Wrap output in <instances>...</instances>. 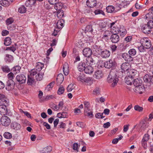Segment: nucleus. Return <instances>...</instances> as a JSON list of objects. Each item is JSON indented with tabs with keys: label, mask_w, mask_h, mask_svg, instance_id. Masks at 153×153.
Masks as SVG:
<instances>
[{
	"label": "nucleus",
	"mask_w": 153,
	"mask_h": 153,
	"mask_svg": "<svg viewBox=\"0 0 153 153\" xmlns=\"http://www.w3.org/2000/svg\"><path fill=\"white\" fill-rule=\"evenodd\" d=\"M117 71L115 70H111L107 78V81L109 83H112L111 86L114 87L118 82L119 79L117 77Z\"/></svg>",
	"instance_id": "obj_1"
},
{
	"label": "nucleus",
	"mask_w": 153,
	"mask_h": 153,
	"mask_svg": "<svg viewBox=\"0 0 153 153\" xmlns=\"http://www.w3.org/2000/svg\"><path fill=\"white\" fill-rule=\"evenodd\" d=\"M117 66V64L114 59L111 58L104 63V66L108 69H111V70H114Z\"/></svg>",
	"instance_id": "obj_2"
},
{
	"label": "nucleus",
	"mask_w": 153,
	"mask_h": 153,
	"mask_svg": "<svg viewBox=\"0 0 153 153\" xmlns=\"http://www.w3.org/2000/svg\"><path fill=\"white\" fill-rule=\"evenodd\" d=\"M140 42L142 45L145 47L146 49H149L151 47V41L148 38L144 37L141 38Z\"/></svg>",
	"instance_id": "obj_3"
},
{
	"label": "nucleus",
	"mask_w": 153,
	"mask_h": 153,
	"mask_svg": "<svg viewBox=\"0 0 153 153\" xmlns=\"http://www.w3.org/2000/svg\"><path fill=\"white\" fill-rule=\"evenodd\" d=\"M0 121L2 125L6 126H9L11 123L10 118L6 116H2L1 117Z\"/></svg>",
	"instance_id": "obj_4"
},
{
	"label": "nucleus",
	"mask_w": 153,
	"mask_h": 153,
	"mask_svg": "<svg viewBox=\"0 0 153 153\" xmlns=\"http://www.w3.org/2000/svg\"><path fill=\"white\" fill-rule=\"evenodd\" d=\"M121 56L126 62L129 63L133 61V57L127 53L125 52L122 53Z\"/></svg>",
	"instance_id": "obj_5"
},
{
	"label": "nucleus",
	"mask_w": 153,
	"mask_h": 153,
	"mask_svg": "<svg viewBox=\"0 0 153 153\" xmlns=\"http://www.w3.org/2000/svg\"><path fill=\"white\" fill-rule=\"evenodd\" d=\"M16 78L17 81L20 84L25 83L26 79V76L23 74H19L17 75Z\"/></svg>",
	"instance_id": "obj_6"
},
{
	"label": "nucleus",
	"mask_w": 153,
	"mask_h": 153,
	"mask_svg": "<svg viewBox=\"0 0 153 153\" xmlns=\"http://www.w3.org/2000/svg\"><path fill=\"white\" fill-rule=\"evenodd\" d=\"M15 85V82L13 80L8 79L6 82V88L8 91L12 90L14 88Z\"/></svg>",
	"instance_id": "obj_7"
},
{
	"label": "nucleus",
	"mask_w": 153,
	"mask_h": 153,
	"mask_svg": "<svg viewBox=\"0 0 153 153\" xmlns=\"http://www.w3.org/2000/svg\"><path fill=\"white\" fill-rule=\"evenodd\" d=\"M153 75L150 74H146L143 77L144 81L146 83H147L148 86H150L151 82L153 80Z\"/></svg>",
	"instance_id": "obj_8"
},
{
	"label": "nucleus",
	"mask_w": 153,
	"mask_h": 153,
	"mask_svg": "<svg viewBox=\"0 0 153 153\" xmlns=\"http://www.w3.org/2000/svg\"><path fill=\"white\" fill-rule=\"evenodd\" d=\"M140 27L141 30L143 33L146 34H149L151 33L150 28L147 24H142Z\"/></svg>",
	"instance_id": "obj_9"
},
{
	"label": "nucleus",
	"mask_w": 153,
	"mask_h": 153,
	"mask_svg": "<svg viewBox=\"0 0 153 153\" xmlns=\"http://www.w3.org/2000/svg\"><path fill=\"white\" fill-rule=\"evenodd\" d=\"M130 67L129 63L125 62L123 63L121 66V72L123 73H124L126 72L127 73L128 71H129V68Z\"/></svg>",
	"instance_id": "obj_10"
},
{
	"label": "nucleus",
	"mask_w": 153,
	"mask_h": 153,
	"mask_svg": "<svg viewBox=\"0 0 153 153\" xmlns=\"http://www.w3.org/2000/svg\"><path fill=\"white\" fill-rule=\"evenodd\" d=\"M8 105L3 104L0 105V114L2 115L7 114V106Z\"/></svg>",
	"instance_id": "obj_11"
},
{
	"label": "nucleus",
	"mask_w": 153,
	"mask_h": 153,
	"mask_svg": "<svg viewBox=\"0 0 153 153\" xmlns=\"http://www.w3.org/2000/svg\"><path fill=\"white\" fill-rule=\"evenodd\" d=\"M110 39L113 43H117L120 40L119 36L116 33H113L110 37Z\"/></svg>",
	"instance_id": "obj_12"
},
{
	"label": "nucleus",
	"mask_w": 153,
	"mask_h": 153,
	"mask_svg": "<svg viewBox=\"0 0 153 153\" xmlns=\"http://www.w3.org/2000/svg\"><path fill=\"white\" fill-rule=\"evenodd\" d=\"M82 53L84 56L88 57L92 55V51L91 49L89 48H85L83 50Z\"/></svg>",
	"instance_id": "obj_13"
},
{
	"label": "nucleus",
	"mask_w": 153,
	"mask_h": 153,
	"mask_svg": "<svg viewBox=\"0 0 153 153\" xmlns=\"http://www.w3.org/2000/svg\"><path fill=\"white\" fill-rule=\"evenodd\" d=\"M111 54L110 51L106 49L103 50L100 52V55L104 59H106L109 57Z\"/></svg>",
	"instance_id": "obj_14"
},
{
	"label": "nucleus",
	"mask_w": 153,
	"mask_h": 153,
	"mask_svg": "<svg viewBox=\"0 0 153 153\" xmlns=\"http://www.w3.org/2000/svg\"><path fill=\"white\" fill-rule=\"evenodd\" d=\"M0 102L2 104L9 105L8 99L4 94H0Z\"/></svg>",
	"instance_id": "obj_15"
},
{
	"label": "nucleus",
	"mask_w": 153,
	"mask_h": 153,
	"mask_svg": "<svg viewBox=\"0 0 153 153\" xmlns=\"http://www.w3.org/2000/svg\"><path fill=\"white\" fill-rule=\"evenodd\" d=\"M85 61L84 60L83 62L81 61L79 63L78 65L77 68L78 70L81 72L84 71L85 69V67L88 64L86 63H85Z\"/></svg>",
	"instance_id": "obj_16"
},
{
	"label": "nucleus",
	"mask_w": 153,
	"mask_h": 153,
	"mask_svg": "<svg viewBox=\"0 0 153 153\" xmlns=\"http://www.w3.org/2000/svg\"><path fill=\"white\" fill-rule=\"evenodd\" d=\"M86 4L88 7L92 8L97 5V1L96 0H88L86 1Z\"/></svg>",
	"instance_id": "obj_17"
},
{
	"label": "nucleus",
	"mask_w": 153,
	"mask_h": 153,
	"mask_svg": "<svg viewBox=\"0 0 153 153\" xmlns=\"http://www.w3.org/2000/svg\"><path fill=\"white\" fill-rule=\"evenodd\" d=\"M93 51L94 55L96 56H97L100 55V51H99L97 46L96 45H93Z\"/></svg>",
	"instance_id": "obj_18"
},
{
	"label": "nucleus",
	"mask_w": 153,
	"mask_h": 153,
	"mask_svg": "<svg viewBox=\"0 0 153 153\" xmlns=\"http://www.w3.org/2000/svg\"><path fill=\"white\" fill-rule=\"evenodd\" d=\"M14 59V58L13 56L9 54H6L4 58V60L6 62L8 63L12 62Z\"/></svg>",
	"instance_id": "obj_19"
},
{
	"label": "nucleus",
	"mask_w": 153,
	"mask_h": 153,
	"mask_svg": "<svg viewBox=\"0 0 153 153\" xmlns=\"http://www.w3.org/2000/svg\"><path fill=\"white\" fill-rule=\"evenodd\" d=\"M142 83V80L140 78L133 79V84L135 87L141 85Z\"/></svg>",
	"instance_id": "obj_20"
},
{
	"label": "nucleus",
	"mask_w": 153,
	"mask_h": 153,
	"mask_svg": "<svg viewBox=\"0 0 153 153\" xmlns=\"http://www.w3.org/2000/svg\"><path fill=\"white\" fill-rule=\"evenodd\" d=\"M11 128L15 130H18L21 128L20 124L16 122H13L11 124Z\"/></svg>",
	"instance_id": "obj_21"
},
{
	"label": "nucleus",
	"mask_w": 153,
	"mask_h": 153,
	"mask_svg": "<svg viewBox=\"0 0 153 153\" xmlns=\"http://www.w3.org/2000/svg\"><path fill=\"white\" fill-rule=\"evenodd\" d=\"M134 78L132 77V76H130L129 75L126 76L125 78V83L128 85H131L132 84Z\"/></svg>",
	"instance_id": "obj_22"
},
{
	"label": "nucleus",
	"mask_w": 153,
	"mask_h": 153,
	"mask_svg": "<svg viewBox=\"0 0 153 153\" xmlns=\"http://www.w3.org/2000/svg\"><path fill=\"white\" fill-rule=\"evenodd\" d=\"M63 70L64 74L65 76L67 75L69 72V68L68 64L67 63H65L63 65Z\"/></svg>",
	"instance_id": "obj_23"
},
{
	"label": "nucleus",
	"mask_w": 153,
	"mask_h": 153,
	"mask_svg": "<svg viewBox=\"0 0 153 153\" xmlns=\"http://www.w3.org/2000/svg\"><path fill=\"white\" fill-rule=\"evenodd\" d=\"M141 85L137 86L134 89V91L136 93H139L141 94L143 93V91L144 90V88Z\"/></svg>",
	"instance_id": "obj_24"
},
{
	"label": "nucleus",
	"mask_w": 153,
	"mask_h": 153,
	"mask_svg": "<svg viewBox=\"0 0 153 153\" xmlns=\"http://www.w3.org/2000/svg\"><path fill=\"white\" fill-rule=\"evenodd\" d=\"M84 71L86 74H90L93 73V69L91 65H87Z\"/></svg>",
	"instance_id": "obj_25"
},
{
	"label": "nucleus",
	"mask_w": 153,
	"mask_h": 153,
	"mask_svg": "<svg viewBox=\"0 0 153 153\" xmlns=\"http://www.w3.org/2000/svg\"><path fill=\"white\" fill-rule=\"evenodd\" d=\"M65 20L64 19H61L59 20L56 25L57 29H61L63 27Z\"/></svg>",
	"instance_id": "obj_26"
},
{
	"label": "nucleus",
	"mask_w": 153,
	"mask_h": 153,
	"mask_svg": "<svg viewBox=\"0 0 153 153\" xmlns=\"http://www.w3.org/2000/svg\"><path fill=\"white\" fill-rule=\"evenodd\" d=\"M36 0H27L25 5L26 7H32L36 3Z\"/></svg>",
	"instance_id": "obj_27"
},
{
	"label": "nucleus",
	"mask_w": 153,
	"mask_h": 153,
	"mask_svg": "<svg viewBox=\"0 0 153 153\" xmlns=\"http://www.w3.org/2000/svg\"><path fill=\"white\" fill-rule=\"evenodd\" d=\"M21 69V68L19 65H17L14 66L11 69V71L13 72L14 73L16 74L20 72Z\"/></svg>",
	"instance_id": "obj_28"
},
{
	"label": "nucleus",
	"mask_w": 153,
	"mask_h": 153,
	"mask_svg": "<svg viewBox=\"0 0 153 153\" xmlns=\"http://www.w3.org/2000/svg\"><path fill=\"white\" fill-rule=\"evenodd\" d=\"M68 116L67 112L63 111L62 113H59L57 114V117L60 118H66Z\"/></svg>",
	"instance_id": "obj_29"
},
{
	"label": "nucleus",
	"mask_w": 153,
	"mask_h": 153,
	"mask_svg": "<svg viewBox=\"0 0 153 153\" xmlns=\"http://www.w3.org/2000/svg\"><path fill=\"white\" fill-rule=\"evenodd\" d=\"M1 69L5 73H8L11 71L9 66L7 65H3L1 67Z\"/></svg>",
	"instance_id": "obj_30"
},
{
	"label": "nucleus",
	"mask_w": 153,
	"mask_h": 153,
	"mask_svg": "<svg viewBox=\"0 0 153 153\" xmlns=\"http://www.w3.org/2000/svg\"><path fill=\"white\" fill-rule=\"evenodd\" d=\"M63 4L61 2H57L54 5V8L57 10H61L63 7Z\"/></svg>",
	"instance_id": "obj_31"
},
{
	"label": "nucleus",
	"mask_w": 153,
	"mask_h": 153,
	"mask_svg": "<svg viewBox=\"0 0 153 153\" xmlns=\"http://www.w3.org/2000/svg\"><path fill=\"white\" fill-rule=\"evenodd\" d=\"M44 67V64L41 62H38L36 63V69L38 71H41L42 68Z\"/></svg>",
	"instance_id": "obj_32"
},
{
	"label": "nucleus",
	"mask_w": 153,
	"mask_h": 153,
	"mask_svg": "<svg viewBox=\"0 0 153 153\" xmlns=\"http://www.w3.org/2000/svg\"><path fill=\"white\" fill-rule=\"evenodd\" d=\"M87 62H89V65H93L95 63V61L93 58L90 57V56L87 57L85 60V62L86 64Z\"/></svg>",
	"instance_id": "obj_33"
},
{
	"label": "nucleus",
	"mask_w": 153,
	"mask_h": 153,
	"mask_svg": "<svg viewBox=\"0 0 153 153\" xmlns=\"http://www.w3.org/2000/svg\"><path fill=\"white\" fill-rule=\"evenodd\" d=\"M12 43V40L11 38L10 37H7L4 40V45L6 46L10 45Z\"/></svg>",
	"instance_id": "obj_34"
},
{
	"label": "nucleus",
	"mask_w": 153,
	"mask_h": 153,
	"mask_svg": "<svg viewBox=\"0 0 153 153\" xmlns=\"http://www.w3.org/2000/svg\"><path fill=\"white\" fill-rule=\"evenodd\" d=\"M64 79V76L62 74H58L56 78L57 81L61 83L63 82Z\"/></svg>",
	"instance_id": "obj_35"
},
{
	"label": "nucleus",
	"mask_w": 153,
	"mask_h": 153,
	"mask_svg": "<svg viewBox=\"0 0 153 153\" xmlns=\"http://www.w3.org/2000/svg\"><path fill=\"white\" fill-rule=\"evenodd\" d=\"M0 4L4 7H7L10 5L7 0H0Z\"/></svg>",
	"instance_id": "obj_36"
},
{
	"label": "nucleus",
	"mask_w": 153,
	"mask_h": 153,
	"mask_svg": "<svg viewBox=\"0 0 153 153\" xmlns=\"http://www.w3.org/2000/svg\"><path fill=\"white\" fill-rule=\"evenodd\" d=\"M106 9V11L108 13H112L114 11L115 8L113 6L110 5L107 6Z\"/></svg>",
	"instance_id": "obj_37"
},
{
	"label": "nucleus",
	"mask_w": 153,
	"mask_h": 153,
	"mask_svg": "<svg viewBox=\"0 0 153 153\" xmlns=\"http://www.w3.org/2000/svg\"><path fill=\"white\" fill-rule=\"evenodd\" d=\"M128 54L133 57V56H135L137 53L136 50L134 48H132L130 49L128 51Z\"/></svg>",
	"instance_id": "obj_38"
},
{
	"label": "nucleus",
	"mask_w": 153,
	"mask_h": 153,
	"mask_svg": "<svg viewBox=\"0 0 153 153\" xmlns=\"http://www.w3.org/2000/svg\"><path fill=\"white\" fill-rule=\"evenodd\" d=\"M64 91L65 88L63 86L61 85L57 91V94L59 95H62L64 93Z\"/></svg>",
	"instance_id": "obj_39"
},
{
	"label": "nucleus",
	"mask_w": 153,
	"mask_h": 153,
	"mask_svg": "<svg viewBox=\"0 0 153 153\" xmlns=\"http://www.w3.org/2000/svg\"><path fill=\"white\" fill-rule=\"evenodd\" d=\"M87 110H84V115L85 116H87L90 118H92L94 117L93 114V112L91 111V110L89 112H87Z\"/></svg>",
	"instance_id": "obj_40"
},
{
	"label": "nucleus",
	"mask_w": 153,
	"mask_h": 153,
	"mask_svg": "<svg viewBox=\"0 0 153 153\" xmlns=\"http://www.w3.org/2000/svg\"><path fill=\"white\" fill-rule=\"evenodd\" d=\"M64 13L63 10H59L57 12V16L58 18L60 19L63 17Z\"/></svg>",
	"instance_id": "obj_41"
},
{
	"label": "nucleus",
	"mask_w": 153,
	"mask_h": 153,
	"mask_svg": "<svg viewBox=\"0 0 153 153\" xmlns=\"http://www.w3.org/2000/svg\"><path fill=\"white\" fill-rule=\"evenodd\" d=\"M95 78L97 79L101 78L102 77V71L100 70L97 71L95 72Z\"/></svg>",
	"instance_id": "obj_42"
},
{
	"label": "nucleus",
	"mask_w": 153,
	"mask_h": 153,
	"mask_svg": "<svg viewBox=\"0 0 153 153\" xmlns=\"http://www.w3.org/2000/svg\"><path fill=\"white\" fill-rule=\"evenodd\" d=\"M18 11L21 13H24L26 11V8L24 5H22L19 8Z\"/></svg>",
	"instance_id": "obj_43"
},
{
	"label": "nucleus",
	"mask_w": 153,
	"mask_h": 153,
	"mask_svg": "<svg viewBox=\"0 0 153 153\" xmlns=\"http://www.w3.org/2000/svg\"><path fill=\"white\" fill-rule=\"evenodd\" d=\"M16 47H15L14 45H12L10 47H7L6 49V50L9 51H12L13 52H14L16 50Z\"/></svg>",
	"instance_id": "obj_44"
},
{
	"label": "nucleus",
	"mask_w": 153,
	"mask_h": 153,
	"mask_svg": "<svg viewBox=\"0 0 153 153\" xmlns=\"http://www.w3.org/2000/svg\"><path fill=\"white\" fill-rule=\"evenodd\" d=\"M103 113H98L95 114V117L98 119H102L105 117V116H103Z\"/></svg>",
	"instance_id": "obj_45"
},
{
	"label": "nucleus",
	"mask_w": 153,
	"mask_h": 153,
	"mask_svg": "<svg viewBox=\"0 0 153 153\" xmlns=\"http://www.w3.org/2000/svg\"><path fill=\"white\" fill-rule=\"evenodd\" d=\"M52 149V147L51 146H49L44 148L43 150L46 153H50Z\"/></svg>",
	"instance_id": "obj_46"
},
{
	"label": "nucleus",
	"mask_w": 153,
	"mask_h": 153,
	"mask_svg": "<svg viewBox=\"0 0 153 153\" xmlns=\"http://www.w3.org/2000/svg\"><path fill=\"white\" fill-rule=\"evenodd\" d=\"M94 13L95 15L100 14H102L103 15H105V13L102 10L100 9H97L94 11Z\"/></svg>",
	"instance_id": "obj_47"
},
{
	"label": "nucleus",
	"mask_w": 153,
	"mask_h": 153,
	"mask_svg": "<svg viewBox=\"0 0 153 153\" xmlns=\"http://www.w3.org/2000/svg\"><path fill=\"white\" fill-rule=\"evenodd\" d=\"M85 31L92 33L93 31V29L92 28V26L91 25H89L87 26L85 28Z\"/></svg>",
	"instance_id": "obj_48"
},
{
	"label": "nucleus",
	"mask_w": 153,
	"mask_h": 153,
	"mask_svg": "<svg viewBox=\"0 0 153 153\" xmlns=\"http://www.w3.org/2000/svg\"><path fill=\"white\" fill-rule=\"evenodd\" d=\"M75 87L73 84H69L67 88V90L68 92H70Z\"/></svg>",
	"instance_id": "obj_49"
},
{
	"label": "nucleus",
	"mask_w": 153,
	"mask_h": 153,
	"mask_svg": "<svg viewBox=\"0 0 153 153\" xmlns=\"http://www.w3.org/2000/svg\"><path fill=\"white\" fill-rule=\"evenodd\" d=\"M100 89L98 87H97L95 88L93 91V94L94 95H98L100 94Z\"/></svg>",
	"instance_id": "obj_50"
},
{
	"label": "nucleus",
	"mask_w": 153,
	"mask_h": 153,
	"mask_svg": "<svg viewBox=\"0 0 153 153\" xmlns=\"http://www.w3.org/2000/svg\"><path fill=\"white\" fill-rule=\"evenodd\" d=\"M4 137L7 139L11 138L12 136L11 134L9 132H5L4 134Z\"/></svg>",
	"instance_id": "obj_51"
},
{
	"label": "nucleus",
	"mask_w": 153,
	"mask_h": 153,
	"mask_svg": "<svg viewBox=\"0 0 153 153\" xmlns=\"http://www.w3.org/2000/svg\"><path fill=\"white\" fill-rule=\"evenodd\" d=\"M142 56L140 55H138L137 56L136 60L138 64L141 63L142 62Z\"/></svg>",
	"instance_id": "obj_52"
},
{
	"label": "nucleus",
	"mask_w": 153,
	"mask_h": 153,
	"mask_svg": "<svg viewBox=\"0 0 153 153\" xmlns=\"http://www.w3.org/2000/svg\"><path fill=\"white\" fill-rule=\"evenodd\" d=\"M120 36L122 37H123L126 33V31L125 29H122V30H120Z\"/></svg>",
	"instance_id": "obj_53"
},
{
	"label": "nucleus",
	"mask_w": 153,
	"mask_h": 153,
	"mask_svg": "<svg viewBox=\"0 0 153 153\" xmlns=\"http://www.w3.org/2000/svg\"><path fill=\"white\" fill-rule=\"evenodd\" d=\"M134 109L136 111L139 112L142 111L143 110L142 107H140L138 105H135L134 107Z\"/></svg>",
	"instance_id": "obj_54"
},
{
	"label": "nucleus",
	"mask_w": 153,
	"mask_h": 153,
	"mask_svg": "<svg viewBox=\"0 0 153 153\" xmlns=\"http://www.w3.org/2000/svg\"><path fill=\"white\" fill-rule=\"evenodd\" d=\"M83 104L84 105V110H88L89 107V103L88 102L85 101L83 102Z\"/></svg>",
	"instance_id": "obj_55"
},
{
	"label": "nucleus",
	"mask_w": 153,
	"mask_h": 153,
	"mask_svg": "<svg viewBox=\"0 0 153 153\" xmlns=\"http://www.w3.org/2000/svg\"><path fill=\"white\" fill-rule=\"evenodd\" d=\"M129 73V75L130 76H132V77L134 79V76L135 75L136 72L135 71L131 70L128 71Z\"/></svg>",
	"instance_id": "obj_56"
},
{
	"label": "nucleus",
	"mask_w": 153,
	"mask_h": 153,
	"mask_svg": "<svg viewBox=\"0 0 153 153\" xmlns=\"http://www.w3.org/2000/svg\"><path fill=\"white\" fill-rule=\"evenodd\" d=\"M104 45V42H103L101 41L99 44L96 45L97 46L98 48L99 49V51H103L102 45Z\"/></svg>",
	"instance_id": "obj_57"
},
{
	"label": "nucleus",
	"mask_w": 153,
	"mask_h": 153,
	"mask_svg": "<svg viewBox=\"0 0 153 153\" xmlns=\"http://www.w3.org/2000/svg\"><path fill=\"white\" fill-rule=\"evenodd\" d=\"M42 76L43 74H42V73L40 74L39 73H38L37 75H36V78L37 81H40L42 79Z\"/></svg>",
	"instance_id": "obj_58"
},
{
	"label": "nucleus",
	"mask_w": 153,
	"mask_h": 153,
	"mask_svg": "<svg viewBox=\"0 0 153 153\" xmlns=\"http://www.w3.org/2000/svg\"><path fill=\"white\" fill-rule=\"evenodd\" d=\"M33 82V79L32 78L28 76L27 78V83L29 85H31Z\"/></svg>",
	"instance_id": "obj_59"
},
{
	"label": "nucleus",
	"mask_w": 153,
	"mask_h": 153,
	"mask_svg": "<svg viewBox=\"0 0 153 153\" xmlns=\"http://www.w3.org/2000/svg\"><path fill=\"white\" fill-rule=\"evenodd\" d=\"M7 77L9 80H13L14 78V74L12 72H10L7 74Z\"/></svg>",
	"instance_id": "obj_60"
},
{
	"label": "nucleus",
	"mask_w": 153,
	"mask_h": 153,
	"mask_svg": "<svg viewBox=\"0 0 153 153\" xmlns=\"http://www.w3.org/2000/svg\"><path fill=\"white\" fill-rule=\"evenodd\" d=\"M91 8L90 7L89 8H88L85 9L84 10L85 13L88 14L89 15L91 14L92 11Z\"/></svg>",
	"instance_id": "obj_61"
},
{
	"label": "nucleus",
	"mask_w": 153,
	"mask_h": 153,
	"mask_svg": "<svg viewBox=\"0 0 153 153\" xmlns=\"http://www.w3.org/2000/svg\"><path fill=\"white\" fill-rule=\"evenodd\" d=\"M110 33V31L109 30H106L105 31L104 33L102 35V39H106L108 37V34Z\"/></svg>",
	"instance_id": "obj_62"
},
{
	"label": "nucleus",
	"mask_w": 153,
	"mask_h": 153,
	"mask_svg": "<svg viewBox=\"0 0 153 153\" xmlns=\"http://www.w3.org/2000/svg\"><path fill=\"white\" fill-rule=\"evenodd\" d=\"M149 135L148 134H145L143 136L142 140L147 142L149 140Z\"/></svg>",
	"instance_id": "obj_63"
},
{
	"label": "nucleus",
	"mask_w": 153,
	"mask_h": 153,
	"mask_svg": "<svg viewBox=\"0 0 153 153\" xmlns=\"http://www.w3.org/2000/svg\"><path fill=\"white\" fill-rule=\"evenodd\" d=\"M147 25L151 29L153 28V21L149 20L147 23Z\"/></svg>",
	"instance_id": "obj_64"
}]
</instances>
